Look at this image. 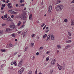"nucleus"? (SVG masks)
<instances>
[{"label": "nucleus", "mask_w": 74, "mask_h": 74, "mask_svg": "<svg viewBox=\"0 0 74 74\" xmlns=\"http://www.w3.org/2000/svg\"><path fill=\"white\" fill-rule=\"evenodd\" d=\"M64 8L63 5L62 4H60L58 5L56 7V10L58 11H60L61 10H62Z\"/></svg>", "instance_id": "obj_1"}, {"label": "nucleus", "mask_w": 74, "mask_h": 74, "mask_svg": "<svg viewBox=\"0 0 74 74\" xmlns=\"http://www.w3.org/2000/svg\"><path fill=\"white\" fill-rule=\"evenodd\" d=\"M19 17L21 19H22L23 20H25L26 17H25V15L23 14H21L19 16Z\"/></svg>", "instance_id": "obj_2"}, {"label": "nucleus", "mask_w": 74, "mask_h": 74, "mask_svg": "<svg viewBox=\"0 0 74 74\" xmlns=\"http://www.w3.org/2000/svg\"><path fill=\"white\" fill-rule=\"evenodd\" d=\"M12 30L10 28H7L5 30L6 33H10L11 32H12Z\"/></svg>", "instance_id": "obj_3"}, {"label": "nucleus", "mask_w": 74, "mask_h": 74, "mask_svg": "<svg viewBox=\"0 0 74 74\" xmlns=\"http://www.w3.org/2000/svg\"><path fill=\"white\" fill-rule=\"evenodd\" d=\"M52 10V5H50L48 8V12H51V10Z\"/></svg>", "instance_id": "obj_4"}, {"label": "nucleus", "mask_w": 74, "mask_h": 74, "mask_svg": "<svg viewBox=\"0 0 74 74\" xmlns=\"http://www.w3.org/2000/svg\"><path fill=\"white\" fill-rule=\"evenodd\" d=\"M55 63H56V60L54 59H53L52 60H51V64L53 66V65H55Z\"/></svg>", "instance_id": "obj_5"}, {"label": "nucleus", "mask_w": 74, "mask_h": 74, "mask_svg": "<svg viewBox=\"0 0 74 74\" xmlns=\"http://www.w3.org/2000/svg\"><path fill=\"white\" fill-rule=\"evenodd\" d=\"M25 70V69L23 68H22L19 71L18 73H20V74H21L23 72L24 70Z\"/></svg>", "instance_id": "obj_6"}, {"label": "nucleus", "mask_w": 74, "mask_h": 74, "mask_svg": "<svg viewBox=\"0 0 74 74\" xmlns=\"http://www.w3.org/2000/svg\"><path fill=\"white\" fill-rule=\"evenodd\" d=\"M23 61V60H21L18 63V67H21V66H22V63Z\"/></svg>", "instance_id": "obj_7"}, {"label": "nucleus", "mask_w": 74, "mask_h": 74, "mask_svg": "<svg viewBox=\"0 0 74 74\" xmlns=\"http://www.w3.org/2000/svg\"><path fill=\"white\" fill-rule=\"evenodd\" d=\"M27 33V31H25L24 32V33H23V32L22 33L21 35H23V38L25 37V35H26Z\"/></svg>", "instance_id": "obj_8"}, {"label": "nucleus", "mask_w": 74, "mask_h": 74, "mask_svg": "<svg viewBox=\"0 0 74 74\" xmlns=\"http://www.w3.org/2000/svg\"><path fill=\"white\" fill-rule=\"evenodd\" d=\"M10 28L11 29H14L15 28V25H10Z\"/></svg>", "instance_id": "obj_9"}, {"label": "nucleus", "mask_w": 74, "mask_h": 74, "mask_svg": "<svg viewBox=\"0 0 74 74\" xmlns=\"http://www.w3.org/2000/svg\"><path fill=\"white\" fill-rule=\"evenodd\" d=\"M57 66H58L59 70H61L62 69V68L63 67L62 66H60V64H58Z\"/></svg>", "instance_id": "obj_10"}, {"label": "nucleus", "mask_w": 74, "mask_h": 74, "mask_svg": "<svg viewBox=\"0 0 74 74\" xmlns=\"http://www.w3.org/2000/svg\"><path fill=\"white\" fill-rule=\"evenodd\" d=\"M6 19L7 21H10V22H11L12 21V20H11V18H10V17H8L7 19Z\"/></svg>", "instance_id": "obj_11"}, {"label": "nucleus", "mask_w": 74, "mask_h": 74, "mask_svg": "<svg viewBox=\"0 0 74 74\" xmlns=\"http://www.w3.org/2000/svg\"><path fill=\"white\" fill-rule=\"evenodd\" d=\"M29 19L30 21H32L33 20V18H32V14H31L29 16Z\"/></svg>", "instance_id": "obj_12"}, {"label": "nucleus", "mask_w": 74, "mask_h": 74, "mask_svg": "<svg viewBox=\"0 0 74 74\" xmlns=\"http://www.w3.org/2000/svg\"><path fill=\"white\" fill-rule=\"evenodd\" d=\"M72 47V46H66L65 48V49H68V48H70V47Z\"/></svg>", "instance_id": "obj_13"}, {"label": "nucleus", "mask_w": 74, "mask_h": 74, "mask_svg": "<svg viewBox=\"0 0 74 74\" xmlns=\"http://www.w3.org/2000/svg\"><path fill=\"white\" fill-rule=\"evenodd\" d=\"M49 40H50V36L49 35L47 36V37L46 40V41H49Z\"/></svg>", "instance_id": "obj_14"}, {"label": "nucleus", "mask_w": 74, "mask_h": 74, "mask_svg": "<svg viewBox=\"0 0 74 74\" xmlns=\"http://www.w3.org/2000/svg\"><path fill=\"white\" fill-rule=\"evenodd\" d=\"M51 38L52 40L53 41L55 40L54 37L53 35H52L51 36Z\"/></svg>", "instance_id": "obj_15"}, {"label": "nucleus", "mask_w": 74, "mask_h": 74, "mask_svg": "<svg viewBox=\"0 0 74 74\" xmlns=\"http://www.w3.org/2000/svg\"><path fill=\"white\" fill-rule=\"evenodd\" d=\"M3 31L0 30V36H2L3 34Z\"/></svg>", "instance_id": "obj_16"}, {"label": "nucleus", "mask_w": 74, "mask_h": 74, "mask_svg": "<svg viewBox=\"0 0 74 74\" xmlns=\"http://www.w3.org/2000/svg\"><path fill=\"white\" fill-rule=\"evenodd\" d=\"M72 42L71 40H70L66 41V43H70V42Z\"/></svg>", "instance_id": "obj_17"}, {"label": "nucleus", "mask_w": 74, "mask_h": 74, "mask_svg": "<svg viewBox=\"0 0 74 74\" xmlns=\"http://www.w3.org/2000/svg\"><path fill=\"white\" fill-rule=\"evenodd\" d=\"M61 1L60 0H58L57 1L56 3V4H59V3H61Z\"/></svg>", "instance_id": "obj_18"}, {"label": "nucleus", "mask_w": 74, "mask_h": 74, "mask_svg": "<svg viewBox=\"0 0 74 74\" xmlns=\"http://www.w3.org/2000/svg\"><path fill=\"white\" fill-rule=\"evenodd\" d=\"M57 47H58V48L59 49L60 48H61V46H60V45H58L57 46Z\"/></svg>", "instance_id": "obj_19"}, {"label": "nucleus", "mask_w": 74, "mask_h": 74, "mask_svg": "<svg viewBox=\"0 0 74 74\" xmlns=\"http://www.w3.org/2000/svg\"><path fill=\"white\" fill-rule=\"evenodd\" d=\"M53 69H51L50 71V73L51 74H52L53 73Z\"/></svg>", "instance_id": "obj_20"}, {"label": "nucleus", "mask_w": 74, "mask_h": 74, "mask_svg": "<svg viewBox=\"0 0 74 74\" xmlns=\"http://www.w3.org/2000/svg\"><path fill=\"white\" fill-rule=\"evenodd\" d=\"M21 24V22L19 21L18 23V24H17V26H19Z\"/></svg>", "instance_id": "obj_21"}, {"label": "nucleus", "mask_w": 74, "mask_h": 74, "mask_svg": "<svg viewBox=\"0 0 74 74\" xmlns=\"http://www.w3.org/2000/svg\"><path fill=\"white\" fill-rule=\"evenodd\" d=\"M7 15H8V14H6L4 16V18H7Z\"/></svg>", "instance_id": "obj_22"}, {"label": "nucleus", "mask_w": 74, "mask_h": 74, "mask_svg": "<svg viewBox=\"0 0 74 74\" xmlns=\"http://www.w3.org/2000/svg\"><path fill=\"white\" fill-rule=\"evenodd\" d=\"M1 51L2 52H5V49H1Z\"/></svg>", "instance_id": "obj_23"}, {"label": "nucleus", "mask_w": 74, "mask_h": 74, "mask_svg": "<svg viewBox=\"0 0 74 74\" xmlns=\"http://www.w3.org/2000/svg\"><path fill=\"white\" fill-rule=\"evenodd\" d=\"M45 24L43 23L41 25L42 27H44V26H45Z\"/></svg>", "instance_id": "obj_24"}, {"label": "nucleus", "mask_w": 74, "mask_h": 74, "mask_svg": "<svg viewBox=\"0 0 74 74\" xmlns=\"http://www.w3.org/2000/svg\"><path fill=\"white\" fill-rule=\"evenodd\" d=\"M71 25H74V21H72Z\"/></svg>", "instance_id": "obj_25"}, {"label": "nucleus", "mask_w": 74, "mask_h": 74, "mask_svg": "<svg viewBox=\"0 0 74 74\" xmlns=\"http://www.w3.org/2000/svg\"><path fill=\"white\" fill-rule=\"evenodd\" d=\"M47 34H45L43 36V38H45V37H47Z\"/></svg>", "instance_id": "obj_26"}, {"label": "nucleus", "mask_w": 74, "mask_h": 74, "mask_svg": "<svg viewBox=\"0 0 74 74\" xmlns=\"http://www.w3.org/2000/svg\"><path fill=\"white\" fill-rule=\"evenodd\" d=\"M6 24L5 23H3L2 24V26H3V27H4V26H6Z\"/></svg>", "instance_id": "obj_27"}, {"label": "nucleus", "mask_w": 74, "mask_h": 74, "mask_svg": "<svg viewBox=\"0 0 74 74\" xmlns=\"http://www.w3.org/2000/svg\"><path fill=\"white\" fill-rule=\"evenodd\" d=\"M32 74V71H30L29 72L28 74Z\"/></svg>", "instance_id": "obj_28"}, {"label": "nucleus", "mask_w": 74, "mask_h": 74, "mask_svg": "<svg viewBox=\"0 0 74 74\" xmlns=\"http://www.w3.org/2000/svg\"><path fill=\"white\" fill-rule=\"evenodd\" d=\"M34 43H31V47H33V46H34Z\"/></svg>", "instance_id": "obj_29"}, {"label": "nucleus", "mask_w": 74, "mask_h": 74, "mask_svg": "<svg viewBox=\"0 0 74 74\" xmlns=\"http://www.w3.org/2000/svg\"><path fill=\"white\" fill-rule=\"evenodd\" d=\"M49 31V29H46V33H47Z\"/></svg>", "instance_id": "obj_30"}, {"label": "nucleus", "mask_w": 74, "mask_h": 74, "mask_svg": "<svg viewBox=\"0 0 74 74\" xmlns=\"http://www.w3.org/2000/svg\"><path fill=\"white\" fill-rule=\"evenodd\" d=\"M9 46L11 47H13V44H9Z\"/></svg>", "instance_id": "obj_31"}, {"label": "nucleus", "mask_w": 74, "mask_h": 74, "mask_svg": "<svg viewBox=\"0 0 74 74\" xmlns=\"http://www.w3.org/2000/svg\"><path fill=\"white\" fill-rule=\"evenodd\" d=\"M20 3H23V2H24V1L23 0H20Z\"/></svg>", "instance_id": "obj_32"}, {"label": "nucleus", "mask_w": 74, "mask_h": 74, "mask_svg": "<svg viewBox=\"0 0 74 74\" xmlns=\"http://www.w3.org/2000/svg\"><path fill=\"white\" fill-rule=\"evenodd\" d=\"M27 47H26L25 48V51L24 52H26V51H27Z\"/></svg>", "instance_id": "obj_33"}, {"label": "nucleus", "mask_w": 74, "mask_h": 74, "mask_svg": "<svg viewBox=\"0 0 74 74\" xmlns=\"http://www.w3.org/2000/svg\"><path fill=\"white\" fill-rule=\"evenodd\" d=\"M64 21L65 22H66V23H67V19H65L64 20Z\"/></svg>", "instance_id": "obj_34"}, {"label": "nucleus", "mask_w": 74, "mask_h": 74, "mask_svg": "<svg viewBox=\"0 0 74 74\" xmlns=\"http://www.w3.org/2000/svg\"><path fill=\"white\" fill-rule=\"evenodd\" d=\"M8 8H9L11 9V8H12V6H8Z\"/></svg>", "instance_id": "obj_35"}, {"label": "nucleus", "mask_w": 74, "mask_h": 74, "mask_svg": "<svg viewBox=\"0 0 74 74\" xmlns=\"http://www.w3.org/2000/svg\"><path fill=\"white\" fill-rule=\"evenodd\" d=\"M12 36L13 37H15V35L14 34H12Z\"/></svg>", "instance_id": "obj_36"}, {"label": "nucleus", "mask_w": 74, "mask_h": 74, "mask_svg": "<svg viewBox=\"0 0 74 74\" xmlns=\"http://www.w3.org/2000/svg\"><path fill=\"white\" fill-rule=\"evenodd\" d=\"M7 6H10V5H11V3H9L8 4H7Z\"/></svg>", "instance_id": "obj_37"}, {"label": "nucleus", "mask_w": 74, "mask_h": 74, "mask_svg": "<svg viewBox=\"0 0 74 74\" xmlns=\"http://www.w3.org/2000/svg\"><path fill=\"white\" fill-rule=\"evenodd\" d=\"M68 34L69 36H71V33H70V32H68Z\"/></svg>", "instance_id": "obj_38"}, {"label": "nucleus", "mask_w": 74, "mask_h": 74, "mask_svg": "<svg viewBox=\"0 0 74 74\" xmlns=\"http://www.w3.org/2000/svg\"><path fill=\"white\" fill-rule=\"evenodd\" d=\"M1 6L2 7H4L5 6V4H2L1 5Z\"/></svg>", "instance_id": "obj_39"}, {"label": "nucleus", "mask_w": 74, "mask_h": 74, "mask_svg": "<svg viewBox=\"0 0 74 74\" xmlns=\"http://www.w3.org/2000/svg\"><path fill=\"white\" fill-rule=\"evenodd\" d=\"M14 65H15V66H16V62H14Z\"/></svg>", "instance_id": "obj_40"}, {"label": "nucleus", "mask_w": 74, "mask_h": 74, "mask_svg": "<svg viewBox=\"0 0 74 74\" xmlns=\"http://www.w3.org/2000/svg\"><path fill=\"white\" fill-rule=\"evenodd\" d=\"M36 35L34 34H33L32 35V37H34V36H35Z\"/></svg>", "instance_id": "obj_41"}, {"label": "nucleus", "mask_w": 74, "mask_h": 74, "mask_svg": "<svg viewBox=\"0 0 74 74\" xmlns=\"http://www.w3.org/2000/svg\"><path fill=\"white\" fill-rule=\"evenodd\" d=\"M39 49H43V47H40Z\"/></svg>", "instance_id": "obj_42"}, {"label": "nucleus", "mask_w": 74, "mask_h": 74, "mask_svg": "<svg viewBox=\"0 0 74 74\" xmlns=\"http://www.w3.org/2000/svg\"><path fill=\"white\" fill-rule=\"evenodd\" d=\"M46 60H47V61H48V60H49V58H46Z\"/></svg>", "instance_id": "obj_43"}, {"label": "nucleus", "mask_w": 74, "mask_h": 74, "mask_svg": "<svg viewBox=\"0 0 74 74\" xmlns=\"http://www.w3.org/2000/svg\"><path fill=\"white\" fill-rule=\"evenodd\" d=\"M36 54L37 56H38V55H39V53H38V52H37L36 53Z\"/></svg>", "instance_id": "obj_44"}, {"label": "nucleus", "mask_w": 74, "mask_h": 74, "mask_svg": "<svg viewBox=\"0 0 74 74\" xmlns=\"http://www.w3.org/2000/svg\"><path fill=\"white\" fill-rule=\"evenodd\" d=\"M13 14H18V12H13Z\"/></svg>", "instance_id": "obj_45"}, {"label": "nucleus", "mask_w": 74, "mask_h": 74, "mask_svg": "<svg viewBox=\"0 0 74 74\" xmlns=\"http://www.w3.org/2000/svg\"><path fill=\"white\" fill-rule=\"evenodd\" d=\"M50 53V52H49V51H47L46 52V54H48V53Z\"/></svg>", "instance_id": "obj_46"}, {"label": "nucleus", "mask_w": 74, "mask_h": 74, "mask_svg": "<svg viewBox=\"0 0 74 74\" xmlns=\"http://www.w3.org/2000/svg\"><path fill=\"white\" fill-rule=\"evenodd\" d=\"M25 26V25L24 24L21 27V28H22V27H23Z\"/></svg>", "instance_id": "obj_47"}, {"label": "nucleus", "mask_w": 74, "mask_h": 74, "mask_svg": "<svg viewBox=\"0 0 74 74\" xmlns=\"http://www.w3.org/2000/svg\"><path fill=\"white\" fill-rule=\"evenodd\" d=\"M25 26V25L24 24L21 27V28H22V27H23Z\"/></svg>", "instance_id": "obj_48"}, {"label": "nucleus", "mask_w": 74, "mask_h": 74, "mask_svg": "<svg viewBox=\"0 0 74 74\" xmlns=\"http://www.w3.org/2000/svg\"><path fill=\"white\" fill-rule=\"evenodd\" d=\"M37 69L35 72V74H37Z\"/></svg>", "instance_id": "obj_49"}, {"label": "nucleus", "mask_w": 74, "mask_h": 74, "mask_svg": "<svg viewBox=\"0 0 74 74\" xmlns=\"http://www.w3.org/2000/svg\"><path fill=\"white\" fill-rule=\"evenodd\" d=\"M21 32H22V31H19L18 32V34H21Z\"/></svg>", "instance_id": "obj_50"}, {"label": "nucleus", "mask_w": 74, "mask_h": 74, "mask_svg": "<svg viewBox=\"0 0 74 74\" xmlns=\"http://www.w3.org/2000/svg\"><path fill=\"white\" fill-rule=\"evenodd\" d=\"M9 2H10V1H9L8 0H7L6 1L7 3H9Z\"/></svg>", "instance_id": "obj_51"}, {"label": "nucleus", "mask_w": 74, "mask_h": 74, "mask_svg": "<svg viewBox=\"0 0 74 74\" xmlns=\"http://www.w3.org/2000/svg\"><path fill=\"white\" fill-rule=\"evenodd\" d=\"M35 58V57L34 56H33V58H32V60H34V59Z\"/></svg>", "instance_id": "obj_52"}, {"label": "nucleus", "mask_w": 74, "mask_h": 74, "mask_svg": "<svg viewBox=\"0 0 74 74\" xmlns=\"http://www.w3.org/2000/svg\"><path fill=\"white\" fill-rule=\"evenodd\" d=\"M45 27H46V25H45L43 28V30H44L45 29Z\"/></svg>", "instance_id": "obj_53"}, {"label": "nucleus", "mask_w": 74, "mask_h": 74, "mask_svg": "<svg viewBox=\"0 0 74 74\" xmlns=\"http://www.w3.org/2000/svg\"><path fill=\"white\" fill-rule=\"evenodd\" d=\"M3 9H4V7H1V10H3Z\"/></svg>", "instance_id": "obj_54"}, {"label": "nucleus", "mask_w": 74, "mask_h": 74, "mask_svg": "<svg viewBox=\"0 0 74 74\" xmlns=\"http://www.w3.org/2000/svg\"><path fill=\"white\" fill-rule=\"evenodd\" d=\"M16 7H18L19 6V5H18V4H16Z\"/></svg>", "instance_id": "obj_55"}, {"label": "nucleus", "mask_w": 74, "mask_h": 74, "mask_svg": "<svg viewBox=\"0 0 74 74\" xmlns=\"http://www.w3.org/2000/svg\"><path fill=\"white\" fill-rule=\"evenodd\" d=\"M16 54H17V52H16L14 53V55H16Z\"/></svg>", "instance_id": "obj_56"}, {"label": "nucleus", "mask_w": 74, "mask_h": 74, "mask_svg": "<svg viewBox=\"0 0 74 74\" xmlns=\"http://www.w3.org/2000/svg\"><path fill=\"white\" fill-rule=\"evenodd\" d=\"M11 17L12 18H14V15H12L11 16Z\"/></svg>", "instance_id": "obj_57"}, {"label": "nucleus", "mask_w": 74, "mask_h": 74, "mask_svg": "<svg viewBox=\"0 0 74 74\" xmlns=\"http://www.w3.org/2000/svg\"><path fill=\"white\" fill-rule=\"evenodd\" d=\"M71 3H74V0H73L71 2Z\"/></svg>", "instance_id": "obj_58"}, {"label": "nucleus", "mask_w": 74, "mask_h": 74, "mask_svg": "<svg viewBox=\"0 0 74 74\" xmlns=\"http://www.w3.org/2000/svg\"><path fill=\"white\" fill-rule=\"evenodd\" d=\"M21 54L18 55V57H21Z\"/></svg>", "instance_id": "obj_59"}, {"label": "nucleus", "mask_w": 74, "mask_h": 74, "mask_svg": "<svg viewBox=\"0 0 74 74\" xmlns=\"http://www.w3.org/2000/svg\"><path fill=\"white\" fill-rule=\"evenodd\" d=\"M59 52V50H57V53H58Z\"/></svg>", "instance_id": "obj_60"}, {"label": "nucleus", "mask_w": 74, "mask_h": 74, "mask_svg": "<svg viewBox=\"0 0 74 74\" xmlns=\"http://www.w3.org/2000/svg\"><path fill=\"white\" fill-rule=\"evenodd\" d=\"M14 64V62H11V64L12 65V64Z\"/></svg>", "instance_id": "obj_61"}, {"label": "nucleus", "mask_w": 74, "mask_h": 74, "mask_svg": "<svg viewBox=\"0 0 74 74\" xmlns=\"http://www.w3.org/2000/svg\"><path fill=\"white\" fill-rule=\"evenodd\" d=\"M4 64H3V65H2L1 66V67L2 68V67H3V66H4Z\"/></svg>", "instance_id": "obj_62"}, {"label": "nucleus", "mask_w": 74, "mask_h": 74, "mask_svg": "<svg viewBox=\"0 0 74 74\" xmlns=\"http://www.w3.org/2000/svg\"><path fill=\"white\" fill-rule=\"evenodd\" d=\"M21 5V6H22V7H23V6H24V4H22Z\"/></svg>", "instance_id": "obj_63"}, {"label": "nucleus", "mask_w": 74, "mask_h": 74, "mask_svg": "<svg viewBox=\"0 0 74 74\" xmlns=\"http://www.w3.org/2000/svg\"><path fill=\"white\" fill-rule=\"evenodd\" d=\"M69 39H71V37H69Z\"/></svg>", "instance_id": "obj_64"}]
</instances>
